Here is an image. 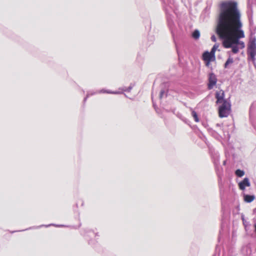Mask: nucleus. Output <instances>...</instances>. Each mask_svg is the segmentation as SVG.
I'll return each mask as SVG.
<instances>
[{
  "label": "nucleus",
  "mask_w": 256,
  "mask_h": 256,
  "mask_svg": "<svg viewBox=\"0 0 256 256\" xmlns=\"http://www.w3.org/2000/svg\"><path fill=\"white\" fill-rule=\"evenodd\" d=\"M218 107V114L220 118L228 116L230 112L231 104L229 101H224Z\"/></svg>",
  "instance_id": "2"
},
{
  "label": "nucleus",
  "mask_w": 256,
  "mask_h": 256,
  "mask_svg": "<svg viewBox=\"0 0 256 256\" xmlns=\"http://www.w3.org/2000/svg\"><path fill=\"white\" fill-rule=\"evenodd\" d=\"M255 198V196L254 195H249L246 194L244 196V200L246 202H252Z\"/></svg>",
  "instance_id": "8"
},
{
  "label": "nucleus",
  "mask_w": 256,
  "mask_h": 256,
  "mask_svg": "<svg viewBox=\"0 0 256 256\" xmlns=\"http://www.w3.org/2000/svg\"><path fill=\"white\" fill-rule=\"evenodd\" d=\"M226 164V162L224 161V164Z\"/></svg>",
  "instance_id": "20"
},
{
  "label": "nucleus",
  "mask_w": 256,
  "mask_h": 256,
  "mask_svg": "<svg viewBox=\"0 0 256 256\" xmlns=\"http://www.w3.org/2000/svg\"><path fill=\"white\" fill-rule=\"evenodd\" d=\"M236 174L238 177H242L244 174V172L240 169H238L236 171Z\"/></svg>",
  "instance_id": "12"
},
{
  "label": "nucleus",
  "mask_w": 256,
  "mask_h": 256,
  "mask_svg": "<svg viewBox=\"0 0 256 256\" xmlns=\"http://www.w3.org/2000/svg\"><path fill=\"white\" fill-rule=\"evenodd\" d=\"M106 92L108 93H112V92ZM113 94H117L118 92H112Z\"/></svg>",
  "instance_id": "18"
},
{
  "label": "nucleus",
  "mask_w": 256,
  "mask_h": 256,
  "mask_svg": "<svg viewBox=\"0 0 256 256\" xmlns=\"http://www.w3.org/2000/svg\"><path fill=\"white\" fill-rule=\"evenodd\" d=\"M217 82L216 75L213 72L210 73L208 76V88L210 90H212L216 85Z\"/></svg>",
  "instance_id": "4"
},
{
  "label": "nucleus",
  "mask_w": 256,
  "mask_h": 256,
  "mask_svg": "<svg viewBox=\"0 0 256 256\" xmlns=\"http://www.w3.org/2000/svg\"><path fill=\"white\" fill-rule=\"evenodd\" d=\"M242 26L240 14L237 2L234 1L223 2L221 4L216 33L222 40V45L225 48H230L232 44L239 45L240 49L244 48V43L239 40L244 36Z\"/></svg>",
  "instance_id": "1"
},
{
  "label": "nucleus",
  "mask_w": 256,
  "mask_h": 256,
  "mask_svg": "<svg viewBox=\"0 0 256 256\" xmlns=\"http://www.w3.org/2000/svg\"><path fill=\"white\" fill-rule=\"evenodd\" d=\"M164 90H162L160 92V98H162V96H163V94H164Z\"/></svg>",
  "instance_id": "16"
},
{
  "label": "nucleus",
  "mask_w": 256,
  "mask_h": 256,
  "mask_svg": "<svg viewBox=\"0 0 256 256\" xmlns=\"http://www.w3.org/2000/svg\"><path fill=\"white\" fill-rule=\"evenodd\" d=\"M248 54L250 56L252 60H255L256 56V40L254 38L252 40L248 47Z\"/></svg>",
  "instance_id": "3"
},
{
  "label": "nucleus",
  "mask_w": 256,
  "mask_h": 256,
  "mask_svg": "<svg viewBox=\"0 0 256 256\" xmlns=\"http://www.w3.org/2000/svg\"><path fill=\"white\" fill-rule=\"evenodd\" d=\"M234 62V60L232 58L231 56H229V58H228L227 60L224 64V68H228V65L230 64H232Z\"/></svg>",
  "instance_id": "9"
},
{
  "label": "nucleus",
  "mask_w": 256,
  "mask_h": 256,
  "mask_svg": "<svg viewBox=\"0 0 256 256\" xmlns=\"http://www.w3.org/2000/svg\"><path fill=\"white\" fill-rule=\"evenodd\" d=\"M192 114L193 118H194V120L196 122H199V118H198V116L197 114V113L194 110H192Z\"/></svg>",
  "instance_id": "14"
},
{
  "label": "nucleus",
  "mask_w": 256,
  "mask_h": 256,
  "mask_svg": "<svg viewBox=\"0 0 256 256\" xmlns=\"http://www.w3.org/2000/svg\"><path fill=\"white\" fill-rule=\"evenodd\" d=\"M211 40L212 41L216 42V37L215 36H214V35L212 36L211 37Z\"/></svg>",
  "instance_id": "17"
},
{
  "label": "nucleus",
  "mask_w": 256,
  "mask_h": 256,
  "mask_svg": "<svg viewBox=\"0 0 256 256\" xmlns=\"http://www.w3.org/2000/svg\"><path fill=\"white\" fill-rule=\"evenodd\" d=\"M202 60L205 62L206 66L209 67L210 62L216 60V56L206 51L202 54Z\"/></svg>",
  "instance_id": "5"
},
{
  "label": "nucleus",
  "mask_w": 256,
  "mask_h": 256,
  "mask_svg": "<svg viewBox=\"0 0 256 256\" xmlns=\"http://www.w3.org/2000/svg\"><path fill=\"white\" fill-rule=\"evenodd\" d=\"M86 98L84 100V102H86Z\"/></svg>",
  "instance_id": "19"
},
{
  "label": "nucleus",
  "mask_w": 256,
  "mask_h": 256,
  "mask_svg": "<svg viewBox=\"0 0 256 256\" xmlns=\"http://www.w3.org/2000/svg\"><path fill=\"white\" fill-rule=\"evenodd\" d=\"M230 48H232V52L234 54H236L238 52L239 48L236 44H232V46Z\"/></svg>",
  "instance_id": "10"
},
{
  "label": "nucleus",
  "mask_w": 256,
  "mask_h": 256,
  "mask_svg": "<svg viewBox=\"0 0 256 256\" xmlns=\"http://www.w3.org/2000/svg\"><path fill=\"white\" fill-rule=\"evenodd\" d=\"M134 86V85L132 84H130L128 87V88H127V90H126L128 91V92H130L132 88V87Z\"/></svg>",
  "instance_id": "15"
},
{
  "label": "nucleus",
  "mask_w": 256,
  "mask_h": 256,
  "mask_svg": "<svg viewBox=\"0 0 256 256\" xmlns=\"http://www.w3.org/2000/svg\"><path fill=\"white\" fill-rule=\"evenodd\" d=\"M224 92L223 90H220L216 91V104H221L224 102V101H228L224 98Z\"/></svg>",
  "instance_id": "6"
},
{
  "label": "nucleus",
  "mask_w": 256,
  "mask_h": 256,
  "mask_svg": "<svg viewBox=\"0 0 256 256\" xmlns=\"http://www.w3.org/2000/svg\"><path fill=\"white\" fill-rule=\"evenodd\" d=\"M218 48V44H216L211 49V50L210 52V54H213L214 56H215V52H216V50Z\"/></svg>",
  "instance_id": "13"
},
{
  "label": "nucleus",
  "mask_w": 256,
  "mask_h": 256,
  "mask_svg": "<svg viewBox=\"0 0 256 256\" xmlns=\"http://www.w3.org/2000/svg\"><path fill=\"white\" fill-rule=\"evenodd\" d=\"M250 185V184L249 179L248 178H245L238 184L239 188L242 190H244L246 189V186H249Z\"/></svg>",
  "instance_id": "7"
},
{
  "label": "nucleus",
  "mask_w": 256,
  "mask_h": 256,
  "mask_svg": "<svg viewBox=\"0 0 256 256\" xmlns=\"http://www.w3.org/2000/svg\"><path fill=\"white\" fill-rule=\"evenodd\" d=\"M192 36L194 39H198L200 36V32L199 30H194L192 33Z\"/></svg>",
  "instance_id": "11"
}]
</instances>
